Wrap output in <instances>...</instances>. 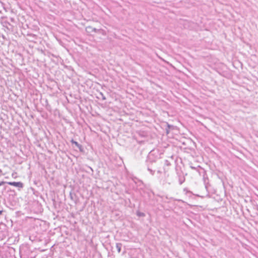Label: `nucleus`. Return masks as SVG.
Returning a JSON list of instances; mask_svg holds the SVG:
<instances>
[{
  "label": "nucleus",
  "instance_id": "nucleus-1",
  "mask_svg": "<svg viewBox=\"0 0 258 258\" xmlns=\"http://www.w3.org/2000/svg\"><path fill=\"white\" fill-rule=\"evenodd\" d=\"M8 184L19 188L23 187V183L21 182H8Z\"/></svg>",
  "mask_w": 258,
  "mask_h": 258
},
{
  "label": "nucleus",
  "instance_id": "nucleus-2",
  "mask_svg": "<svg viewBox=\"0 0 258 258\" xmlns=\"http://www.w3.org/2000/svg\"><path fill=\"white\" fill-rule=\"evenodd\" d=\"M71 142L73 143V144H74L77 147H80V145L78 144V142L74 141L73 140H72L71 141Z\"/></svg>",
  "mask_w": 258,
  "mask_h": 258
},
{
  "label": "nucleus",
  "instance_id": "nucleus-3",
  "mask_svg": "<svg viewBox=\"0 0 258 258\" xmlns=\"http://www.w3.org/2000/svg\"><path fill=\"white\" fill-rule=\"evenodd\" d=\"M5 182H4V181H1V182H0V186H1V185H3V184H5Z\"/></svg>",
  "mask_w": 258,
  "mask_h": 258
},
{
  "label": "nucleus",
  "instance_id": "nucleus-4",
  "mask_svg": "<svg viewBox=\"0 0 258 258\" xmlns=\"http://www.w3.org/2000/svg\"><path fill=\"white\" fill-rule=\"evenodd\" d=\"M2 213V211H0V214Z\"/></svg>",
  "mask_w": 258,
  "mask_h": 258
}]
</instances>
